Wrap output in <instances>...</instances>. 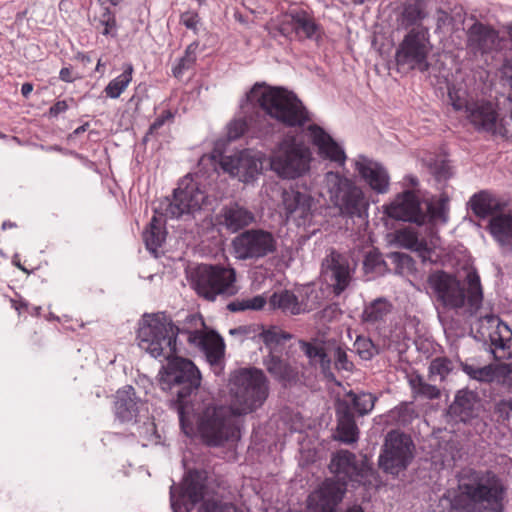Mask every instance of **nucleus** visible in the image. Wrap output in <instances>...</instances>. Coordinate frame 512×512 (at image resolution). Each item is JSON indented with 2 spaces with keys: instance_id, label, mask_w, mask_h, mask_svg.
Listing matches in <instances>:
<instances>
[{
  "instance_id": "obj_27",
  "label": "nucleus",
  "mask_w": 512,
  "mask_h": 512,
  "mask_svg": "<svg viewBox=\"0 0 512 512\" xmlns=\"http://www.w3.org/2000/svg\"><path fill=\"white\" fill-rule=\"evenodd\" d=\"M255 219V214L251 210L237 202L224 205L218 215L219 225L231 233L248 227Z\"/></svg>"
},
{
  "instance_id": "obj_46",
  "label": "nucleus",
  "mask_w": 512,
  "mask_h": 512,
  "mask_svg": "<svg viewBox=\"0 0 512 512\" xmlns=\"http://www.w3.org/2000/svg\"><path fill=\"white\" fill-rule=\"evenodd\" d=\"M463 371L472 379L481 382H490L495 377V369L492 365L477 367L474 365L464 364Z\"/></svg>"
},
{
  "instance_id": "obj_25",
  "label": "nucleus",
  "mask_w": 512,
  "mask_h": 512,
  "mask_svg": "<svg viewBox=\"0 0 512 512\" xmlns=\"http://www.w3.org/2000/svg\"><path fill=\"white\" fill-rule=\"evenodd\" d=\"M312 203L313 198L306 192L290 189L282 193V205L286 217L297 226L305 225L310 219Z\"/></svg>"
},
{
  "instance_id": "obj_23",
  "label": "nucleus",
  "mask_w": 512,
  "mask_h": 512,
  "mask_svg": "<svg viewBox=\"0 0 512 512\" xmlns=\"http://www.w3.org/2000/svg\"><path fill=\"white\" fill-rule=\"evenodd\" d=\"M346 488L335 480L326 479L307 500L310 512H335L336 507L342 501Z\"/></svg>"
},
{
  "instance_id": "obj_20",
  "label": "nucleus",
  "mask_w": 512,
  "mask_h": 512,
  "mask_svg": "<svg viewBox=\"0 0 512 512\" xmlns=\"http://www.w3.org/2000/svg\"><path fill=\"white\" fill-rule=\"evenodd\" d=\"M352 273L349 259L335 250H332L322 262V276L335 295H340L349 286Z\"/></svg>"
},
{
  "instance_id": "obj_58",
  "label": "nucleus",
  "mask_w": 512,
  "mask_h": 512,
  "mask_svg": "<svg viewBox=\"0 0 512 512\" xmlns=\"http://www.w3.org/2000/svg\"><path fill=\"white\" fill-rule=\"evenodd\" d=\"M246 302L249 310L257 311L261 310L265 306L266 299L261 295H257L252 298H247Z\"/></svg>"
},
{
  "instance_id": "obj_28",
  "label": "nucleus",
  "mask_w": 512,
  "mask_h": 512,
  "mask_svg": "<svg viewBox=\"0 0 512 512\" xmlns=\"http://www.w3.org/2000/svg\"><path fill=\"white\" fill-rule=\"evenodd\" d=\"M337 430L335 438L344 444H353L359 439V428L354 415L350 411L349 403L340 400L336 406Z\"/></svg>"
},
{
  "instance_id": "obj_43",
  "label": "nucleus",
  "mask_w": 512,
  "mask_h": 512,
  "mask_svg": "<svg viewBox=\"0 0 512 512\" xmlns=\"http://www.w3.org/2000/svg\"><path fill=\"white\" fill-rule=\"evenodd\" d=\"M198 43L193 42L187 46L185 54L179 59L178 63L173 67V75L177 78L182 77L186 70L193 67L197 59Z\"/></svg>"
},
{
  "instance_id": "obj_64",
  "label": "nucleus",
  "mask_w": 512,
  "mask_h": 512,
  "mask_svg": "<svg viewBox=\"0 0 512 512\" xmlns=\"http://www.w3.org/2000/svg\"><path fill=\"white\" fill-rule=\"evenodd\" d=\"M32 90L33 85L31 83H24L21 87V94L23 95V97L27 98L32 92Z\"/></svg>"
},
{
  "instance_id": "obj_35",
  "label": "nucleus",
  "mask_w": 512,
  "mask_h": 512,
  "mask_svg": "<svg viewBox=\"0 0 512 512\" xmlns=\"http://www.w3.org/2000/svg\"><path fill=\"white\" fill-rule=\"evenodd\" d=\"M163 216H165V210L155 212L149 226L143 232L145 245L151 252H156L165 240L166 233L164 231Z\"/></svg>"
},
{
  "instance_id": "obj_6",
  "label": "nucleus",
  "mask_w": 512,
  "mask_h": 512,
  "mask_svg": "<svg viewBox=\"0 0 512 512\" xmlns=\"http://www.w3.org/2000/svg\"><path fill=\"white\" fill-rule=\"evenodd\" d=\"M322 194L346 217H363L369 203L363 189L354 179L339 171H328L322 180Z\"/></svg>"
},
{
  "instance_id": "obj_14",
  "label": "nucleus",
  "mask_w": 512,
  "mask_h": 512,
  "mask_svg": "<svg viewBox=\"0 0 512 512\" xmlns=\"http://www.w3.org/2000/svg\"><path fill=\"white\" fill-rule=\"evenodd\" d=\"M415 456V445L410 436L390 431L379 455V467L387 474L399 475L411 464Z\"/></svg>"
},
{
  "instance_id": "obj_7",
  "label": "nucleus",
  "mask_w": 512,
  "mask_h": 512,
  "mask_svg": "<svg viewBox=\"0 0 512 512\" xmlns=\"http://www.w3.org/2000/svg\"><path fill=\"white\" fill-rule=\"evenodd\" d=\"M460 489V495L452 501V509L459 512H502L503 486L494 474L488 473L476 484H464Z\"/></svg>"
},
{
  "instance_id": "obj_50",
  "label": "nucleus",
  "mask_w": 512,
  "mask_h": 512,
  "mask_svg": "<svg viewBox=\"0 0 512 512\" xmlns=\"http://www.w3.org/2000/svg\"><path fill=\"white\" fill-rule=\"evenodd\" d=\"M453 362L447 358L434 359L429 367L431 377H439V380H444L446 376L453 370Z\"/></svg>"
},
{
  "instance_id": "obj_4",
  "label": "nucleus",
  "mask_w": 512,
  "mask_h": 512,
  "mask_svg": "<svg viewBox=\"0 0 512 512\" xmlns=\"http://www.w3.org/2000/svg\"><path fill=\"white\" fill-rule=\"evenodd\" d=\"M467 289L453 275L437 271L428 277V285L437 302L447 309L466 307L470 314L482 305L483 291L480 277L475 270L466 275Z\"/></svg>"
},
{
  "instance_id": "obj_47",
  "label": "nucleus",
  "mask_w": 512,
  "mask_h": 512,
  "mask_svg": "<svg viewBox=\"0 0 512 512\" xmlns=\"http://www.w3.org/2000/svg\"><path fill=\"white\" fill-rule=\"evenodd\" d=\"M448 97L456 111H464L467 114L468 106H470L472 102L468 101L465 90L456 88L455 86L448 87Z\"/></svg>"
},
{
  "instance_id": "obj_3",
  "label": "nucleus",
  "mask_w": 512,
  "mask_h": 512,
  "mask_svg": "<svg viewBox=\"0 0 512 512\" xmlns=\"http://www.w3.org/2000/svg\"><path fill=\"white\" fill-rule=\"evenodd\" d=\"M167 365L159 372V382L162 390L170 391L177 396L178 414L182 431L192 436L194 428L186 415V398L201 385L202 376L198 367L189 359L175 356L164 358Z\"/></svg>"
},
{
  "instance_id": "obj_63",
  "label": "nucleus",
  "mask_w": 512,
  "mask_h": 512,
  "mask_svg": "<svg viewBox=\"0 0 512 512\" xmlns=\"http://www.w3.org/2000/svg\"><path fill=\"white\" fill-rule=\"evenodd\" d=\"M250 331H251L250 327L243 326V327H238V328L230 330V333L233 335L234 334H243L246 336V335H249Z\"/></svg>"
},
{
  "instance_id": "obj_30",
  "label": "nucleus",
  "mask_w": 512,
  "mask_h": 512,
  "mask_svg": "<svg viewBox=\"0 0 512 512\" xmlns=\"http://www.w3.org/2000/svg\"><path fill=\"white\" fill-rule=\"evenodd\" d=\"M139 404H142L136 397L132 386H126L116 393L115 416L120 422H131L135 420Z\"/></svg>"
},
{
  "instance_id": "obj_57",
  "label": "nucleus",
  "mask_w": 512,
  "mask_h": 512,
  "mask_svg": "<svg viewBox=\"0 0 512 512\" xmlns=\"http://www.w3.org/2000/svg\"><path fill=\"white\" fill-rule=\"evenodd\" d=\"M173 118V114L170 111H164L160 116H158L154 122L151 124L149 128V133L156 132L159 128H161L167 120Z\"/></svg>"
},
{
  "instance_id": "obj_33",
  "label": "nucleus",
  "mask_w": 512,
  "mask_h": 512,
  "mask_svg": "<svg viewBox=\"0 0 512 512\" xmlns=\"http://www.w3.org/2000/svg\"><path fill=\"white\" fill-rule=\"evenodd\" d=\"M392 310L393 304L387 298H376L364 306L362 322L378 329L386 323Z\"/></svg>"
},
{
  "instance_id": "obj_29",
  "label": "nucleus",
  "mask_w": 512,
  "mask_h": 512,
  "mask_svg": "<svg viewBox=\"0 0 512 512\" xmlns=\"http://www.w3.org/2000/svg\"><path fill=\"white\" fill-rule=\"evenodd\" d=\"M467 118L477 129L494 132L496 128L497 112L493 105L487 101H473L468 106Z\"/></svg>"
},
{
  "instance_id": "obj_54",
  "label": "nucleus",
  "mask_w": 512,
  "mask_h": 512,
  "mask_svg": "<svg viewBox=\"0 0 512 512\" xmlns=\"http://www.w3.org/2000/svg\"><path fill=\"white\" fill-rule=\"evenodd\" d=\"M432 173L435 176L437 181H446L452 175L451 166L446 161H441L440 163H435V165L431 168Z\"/></svg>"
},
{
  "instance_id": "obj_9",
  "label": "nucleus",
  "mask_w": 512,
  "mask_h": 512,
  "mask_svg": "<svg viewBox=\"0 0 512 512\" xmlns=\"http://www.w3.org/2000/svg\"><path fill=\"white\" fill-rule=\"evenodd\" d=\"M311 149L295 136L284 137L270 156V167L280 178L293 180L310 171Z\"/></svg>"
},
{
  "instance_id": "obj_48",
  "label": "nucleus",
  "mask_w": 512,
  "mask_h": 512,
  "mask_svg": "<svg viewBox=\"0 0 512 512\" xmlns=\"http://www.w3.org/2000/svg\"><path fill=\"white\" fill-rule=\"evenodd\" d=\"M99 23L103 27L102 35L110 36L112 38L117 36V22L114 13L109 7H104L103 12L99 18Z\"/></svg>"
},
{
  "instance_id": "obj_8",
  "label": "nucleus",
  "mask_w": 512,
  "mask_h": 512,
  "mask_svg": "<svg viewBox=\"0 0 512 512\" xmlns=\"http://www.w3.org/2000/svg\"><path fill=\"white\" fill-rule=\"evenodd\" d=\"M238 415L226 406L207 404L197 413V431L209 446H221L240 438Z\"/></svg>"
},
{
  "instance_id": "obj_24",
  "label": "nucleus",
  "mask_w": 512,
  "mask_h": 512,
  "mask_svg": "<svg viewBox=\"0 0 512 512\" xmlns=\"http://www.w3.org/2000/svg\"><path fill=\"white\" fill-rule=\"evenodd\" d=\"M386 214L394 219L414 222L418 225L425 223L426 215L421 212L418 197L411 191L398 195L386 207Z\"/></svg>"
},
{
  "instance_id": "obj_41",
  "label": "nucleus",
  "mask_w": 512,
  "mask_h": 512,
  "mask_svg": "<svg viewBox=\"0 0 512 512\" xmlns=\"http://www.w3.org/2000/svg\"><path fill=\"white\" fill-rule=\"evenodd\" d=\"M472 211L479 217L491 215L498 208V202L488 192L482 191L474 194L470 199Z\"/></svg>"
},
{
  "instance_id": "obj_15",
  "label": "nucleus",
  "mask_w": 512,
  "mask_h": 512,
  "mask_svg": "<svg viewBox=\"0 0 512 512\" xmlns=\"http://www.w3.org/2000/svg\"><path fill=\"white\" fill-rule=\"evenodd\" d=\"M476 337L490 343V351L497 361L512 358V330L498 316L489 314L475 323Z\"/></svg>"
},
{
  "instance_id": "obj_19",
  "label": "nucleus",
  "mask_w": 512,
  "mask_h": 512,
  "mask_svg": "<svg viewBox=\"0 0 512 512\" xmlns=\"http://www.w3.org/2000/svg\"><path fill=\"white\" fill-rule=\"evenodd\" d=\"M222 169L231 176L238 177L242 182H250L262 170L263 154L251 149H245L221 158Z\"/></svg>"
},
{
  "instance_id": "obj_11",
  "label": "nucleus",
  "mask_w": 512,
  "mask_h": 512,
  "mask_svg": "<svg viewBox=\"0 0 512 512\" xmlns=\"http://www.w3.org/2000/svg\"><path fill=\"white\" fill-rule=\"evenodd\" d=\"M211 205L205 191L190 176L184 177L174 190L173 200L165 199L154 211L165 210V217L179 218L184 214H193Z\"/></svg>"
},
{
  "instance_id": "obj_17",
  "label": "nucleus",
  "mask_w": 512,
  "mask_h": 512,
  "mask_svg": "<svg viewBox=\"0 0 512 512\" xmlns=\"http://www.w3.org/2000/svg\"><path fill=\"white\" fill-rule=\"evenodd\" d=\"M280 31L302 41H318L322 37V27L308 7H291L284 16Z\"/></svg>"
},
{
  "instance_id": "obj_49",
  "label": "nucleus",
  "mask_w": 512,
  "mask_h": 512,
  "mask_svg": "<svg viewBox=\"0 0 512 512\" xmlns=\"http://www.w3.org/2000/svg\"><path fill=\"white\" fill-rule=\"evenodd\" d=\"M493 416L497 423L508 422L512 418V399H500L494 403Z\"/></svg>"
},
{
  "instance_id": "obj_40",
  "label": "nucleus",
  "mask_w": 512,
  "mask_h": 512,
  "mask_svg": "<svg viewBox=\"0 0 512 512\" xmlns=\"http://www.w3.org/2000/svg\"><path fill=\"white\" fill-rule=\"evenodd\" d=\"M133 71L134 69L132 64H125L123 72L116 78L112 79L105 87L104 92L107 97L111 99L119 98L132 81Z\"/></svg>"
},
{
  "instance_id": "obj_18",
  "label": "nucleus",
  "mask_w": 512,
  "mask_h": 512,
  "mask_svg": "<svg viewBox=\"0 0 512 512\" xmlns=\"http://www.w3.org/2000/svg\"><path fill=\"white\" fill-rule=\"evenodd\" d=\"M303 134L318 157L323 161H329L338 167H344L347 160L345 149L332 135L318 124H308L303 129Z\"/></svg>"
},
{
  "instance_id": "obj_38",
  "label": "nucleus",
  "mask_w": 512,
  "mask_h": 512,
  "mask_svg": "<svg viewBox=\"0 0 512 512\" xmlns=\"http://www.w3.org/2000/svg\"><path fill=\"white\" fill-rule=\"evenodd\" d=\"M344 400L349 403L350 408L353 407L360 416H364L373 410L377 397L368 392L349 391Z\"/></svg>"
},
{
  "instance_id": "obj_10",
  "label": "nucleus",
  "mask_w": 512,
  "mask_h": 512,
  "mask_svg": "<svg viewBox=\"0 0 512 512\" xmlns=\"http://www.w3.org/2000/svg\"><path fill=\"white\" fill-rule=\"evenodd\" d=\"M236 272L233 268L218 265H199L192 273V285L207 300L218 295L232 296L237 293Z\"/></svg>"
},
{
  "instance_id": "obj_45",
  "label": "nucleus",
  "mask_w": 512,
  "mask_h": 512,
  "mask_svg": "<svg viewBox=\"0 0 512 512\" xmlns=\"http://www.w3.org/2000/svg\"><path fill=\"white\" fill-rule=\"evenodd\" d=\"M353 346L358 356L365 361L371 360L379 352L372 340L364 336H357Z\"/></svg>"
},
{
  "instance_id": "obj_36",
  "label": "nucleus",
  "mask_w": 512,
  "mask_h": 512,
  "mask_svg": "<svg viewBox=\"0 0 512 512\" xmlns=\"http://www.w3.org/2000/svg\"><path fill=\"white\" fill-rule=\"evenodd\" d=\"M258 336L268 349V353L273 354L280 353L284 349L285 343L293 337L290 333L276 326L267 329L262 328Z\"/></svg>"
},
{
  "instance_id": "obj_26",
  "label": "nucleus",
  "mask_w": 512,
  "mask_h": 512,
  "mask_svg": "<svg viewBox=\"0 0 512 512\" xmlns=\"http://www.w3.org/2000/svg\"><path fill=\"white\" fill-rule=\"evenodd\" d=\"M466 46L474 55L487 54L496 49L499 35L491 26L481 22H474L466 32Z\"/></svg>"
},
{
  "instance_id": "obj_44",
  "label": "nucleus",
  "mask_w": 512,
  "mask_h": 512,
  "mask_svg": "<svg viewBox=\"0 0 512 512\" xmlns=\"http://www.w3.org/2000/svg\"><path fill=\"white\" fill-rule=\"evenodd\" d=\"M410 385L413 392L427 399H436L440 395L439 389L432 384L426 383L421 376H415L410 379Z\"/></svg>"
},
{
  "instance_id": "obj_2",
  "label": "nucleus",
  "mask_w": 512,
  "mask_h": 512,
  "mask_svg": "<svg viewBox=\"0 0 512 512\" xmlns=\"http://www.w3.org/2000/svg\"><path fill=\"white\" fill-rule=\"evenodd\" d=\"M241 109L249 116L247 119H235L229 123V140L240 138L246 131H251L255 137L271 134L273 128L266 116L288 127H303L311 120L309 111L293 92L259 83L246 93Z\"/></svg>"
},
{
  "instance_id": "obj_5",
  "label": "nucleus",
  "mask_w": 512,
  "mask_h": 512,
  "mask_svg": "<svg viewBox=\"0 0 512 512\" xmlns=\"http://www.w3.org/2000/svg\"><path fill=\"white\" fill-rule=\"evenodd\" d=\"M231 407L238 415H247L263 406L269 396V382L261 369L239 368L229 377Z\"/></svg>"
},
{
  "instance_id": "obj_21",
  "label": "nucleus",
  "mask_w": 512,
  "mask_h": 512,
  "mask_svg": "<svg viewBox=\"0 0 512 512\" xmlns=\"http://www.w3.org/2000/svg\"><path fill=\"white\" fill-rule=\"evenodd\" d=\"M329 468L338 479L336 482L345 488L349 482L361 483L368 472L365 463L358 461L356 455L348 450H340L335 453L331 458Z\"/></svg>"
},
{
  "instance_id": "obj_31",
  "label": "nucleus",
  "mask_w": 512,
  "mask_h": 512,
  "mask_svg": "<svg viewBox=\"0 0 512 512\" xmlns=\"http://www.w3.org/2000/svg\"><path fill=\"white\" fill-rule=\"evenodd\" d=\"M478 404L479 400L476 393L460 390L449 407V413L459 421L467 422L477 415Z\"/></svg>"
},
{
  "instance_id": "obj_56",
  "label": "nucleus",
  "mask_w": 512,
  "mask_h": 512,
  "mask_svg": "<svg viewBox=\"0 0 512 512\" xmlns=\"http://www.w3.org/2000/svg\"><path fill=\"white\" fill-rule=\"evenodd\" d=\"M180 22L190 30L194 32L197 31L198 25L200 23V17L197 12L194 11H186L181 14Z\"/></svg>"
},
{
  "instance_id": "obj_37",
  "label": "nucleus",
  "mask_w": 512,
  "mask_h": 512,
  "mask_svg": "<svg viewBox=\"0 0 512 512\" xmlns=\"http://www.w3.org/2000/svg\"><path fill=\"white\" fill-rule=\"evenodd\" d=\"M263 365L270 375L279 381L289 380L293 376L292 367L286 360L282 359L278 353H268L263 358Z\"/></svg>"
},
{
  "instance_id": "obj_22",
  "label": "nucleus",
  "mask_w": 512,
  "mask_h": 512,
  "mask_svg": "<svg viewBox=\"0 0 512 512\" xmlns=\"http://www.w3.org/2000/svg\"><path fill=\"white\" fill-rule=\"evenodd\" d=\"M354 170L359 178L372 191L377 194H385L390 187V175L387 169L380 163L365 155H358L354 161Z\"/></svg>"
},
{
  "instance_id": "obj_62",
  "label": "nucleus",
  "mask_w": 512,
  "mask_h": 512,
  "mask_svg": "<svg viewBox=\"0 0 512 512\" xmlns=\"http://www.w3.org/2000/svg\"><path fill=\"white\" fill-rule=\"evenodd\" d=\"M59 78L64 82H72L74 78L72 77V71L68 67H64L59 72Z\"/></svg>"
},
{
  "instance_id": "obj_12",
  "label": "nucleus",
  "mask_w": 512,
  "mask_h": 512,
  "mask_svg": "<svg viewBox=\"0 0 512 512\" xmlns=\"http://www.w3.org/2000/svg\"><path fill=\"white\" fill-rule=\"evenodd\" d=\"M205 477L199 471H189L183 481L182 496L187 498L186 512H194L195 505L203 499ZM170 501L173 512H181V505L175 498V486L170 488ZM196 512H238L236 507L229 503L214 500L203 501Z\"/></svg>"
},
{
  "instance_id": "obj_32",
  "label": "nucleus",
  "mask_w": 512,
  "mask_h": 512,
  "mask_svg": "<svg viewBox=\"0 0 512 512\" xmlns=\"http://www.w3.org/2000/svg\"><path fill=\"white\" fill-rule=\"evenodd\" d=\"M488 229L493 239L505 251H512V215L498 213L489 220Z\"/></svg>"
},
{
  "instance_id": "obj_55",
  "label": "nucleus",
  "mask_w": 512,
  "mask_h": 512,
  "mask_svg": "<svg viewBox=\"0 0 512 512\" xmlns=\"http://www.w3.org/2000/svg\"><path fill=\"white\" fill-rule=\"evenodd\" d=\"M335 366L339 370L350 371L353 367V363L348 360L347 353L341 347H337L334 352Z\"/></svg>"
},
{
  "instance_id": "obj_39",
  "label": "nucleus",
  "mask_w": 512,
  "mask_h": 512,
  "mask_svg": "<svg viewBox=\"0 0 512 512\" xmlns=\"http://www.w3.org/2000/svg\"><path fill=\"white\" fill-rule=\"evenodd\" d=\"M427 16L424 0H412L404 5L401 23L405 27L417 25Z\"/></svg>"
},
{
  "instance_id": "obj_61",
  "label": "nucleus",
  "mask_w": 512,
  "mask_h": 512,
  "mask_svg": "<svg viewBox=\"0 0 512 512\" xmlns=\"http://www.w3.org/2000/svg\"><path fill=\"white\" fill-rule=\"evenodd\" d=\"M68 109L66 101H57L53 106L50 107L49 113L52 116H57Z\"/></svg>"
},
{
  "instance_id": "obj_16",
  "label": "nucleus",
  "mask_w": 512,
  "mask_h": 512,
  "mask_svg": "<svg viewBox=\"0 0 512 512\" xmlns=\"http://www.w3.org/2000/svg\"><path fill=\"white\" fill-rule=\"evenodd\" d=\"M231 246L236 259L258 260L277 250V240L270 231L252 228L238 234Z\"/></svg>"
},
{
  "instance_id": "obj_1",
  "label": "nucleus",
  "mask_w": 512,
  "mask_h": 512,
  "mask_svg": "<svg viewBox=\"0 0 512 512\" xmlns=\"http://www.w3.org/2000/svg\"><path fill=\"white\" fill-rule=\"evenodd\" d=\"M178 338L203 352L216 374L222 371L223 339L206 327L199 314L187 315L179 326L165 316H147L140 323L137 334L139 347L154 358H169L176 354L179 351Z\"/></svg>"
},
{
  "instance_id": "obj_51",
  "label": "nucleus",
  "mask_w": 512,
  "mask_h": 512,
  "mask_svg": "<svg viewBox=\"0 0 512 512\" xmlns=\"http://www.w3.org/2000/svg\"><path fill=\"white\" fill-rule=\"evenodd\" d=\"M363 265L366 273H381L385 262L379 253L370 252L366 255Z\"/></svg>"
},
{
  "instance_id": "obj_59",
  "label": "nucleus",
  "mask_w": 512,
  "mask_h": 512,
  "mask_svg": "<svg viewBox=\"0 0 512 512\" xmlns=\"http://www.w3.org/2000/svg\"><path fill=\"white\" fill-rule=\"evenodd\" d=\"M316 364H319L322 372L325 375H332L331 373V359L328 357L326 352L324 351L323 354L319 357V359L316 361Z\"/></svg>"
},
{
  "instance_id": "obj_34",
  "label": "nucleus",
  "mask_w": 512,
  "mask_h": 512,
  "mask_svg": "<svg viewBox=\"0 0 512 512\" xmlns=\"http://www.w3.org/2000/svg\"><path fill=\"white\" fill-rule=\"evenodd\" d=\"M269 305L273 309H279L283 313L291 315H297L313 309V305L300 302L297 296L289 290L274 292L269 299Z\"/></svg>"
},
{
  "instance_id": "obj_13",
  "label": "nucleus",
  "mask_w": 512,
  "mask_h": 512,
  "mask_svg": "<svg viewBox=\"0 0 512 512\" xmlns=\"http://www.w3.org/2000/svg\"><path fill=\"white\" fill-rule=\"evenodd\" d=\"M431 50L429 30L418 26L404 36L396 50L395 60L399 67L426 72L430 67L428 55Z\"/></svg>"
},
{
  "instance_id": "obj_53",
  "label": "nucleus",
  "mask_w": 512,
  "mask_h": 512,
  "mask_svg": "<svg viewBox=\"0 0 512 512\" xmlns=\"http://www.w3.org/2000/svg\"><path fill=\"white\" fill-rule=\"evenodd\" d=\"M300 347L305 355L309 358L310 362L314 365H316V361L325 351L321 345H315L305 341H300Z\"/></svg>"
},
{
  "instance_id": "obj_42",
  "label": "nucleus",
  "mask_w": 512,
  "mask_h": 512,
  "mask_svg": "<svg viewBox=\"0 0 512 512\" xmlns=\"http://www.w3.org/2000/svg\"><path fill=\"white\" fill-rule=\"evenodd\" d=\"M448 197L441 195L440 199L435 203L428 205V216L433 224H446L448 221Z\"/></svg>"
},
{
  "instance_id": "obj_52",
  "label": "nucleus",
  "mask_w": 512,
  "mask_h": 512,
  "mask_svg": "<svg viewBox=\"0 0 512 512\" xmlns=\"http://www.w3.org/2000/svg\"><path fill=\"white\" fill-rule=\"evenodd\" d=\"M399 243L408 249L418 251L422 248L423 243L419 241L416 234L409 231L400 232L397 236Z\"/></svg>"
},
{
  "instance_id": "obj_60",
  "label": "nucleus",
  "mask_w": 512,
  "mask_h": 512,
  "mask_svg": "<svg viewBox=\"0 0 512 512\" xmlns=\"http://www.w3.org/2000/svg\"><path fill=\"white\" fill-rule=\"evenodd\" d=\"M227 308H228V310H230L232 312H240V311L249 310L246 299H241V300L237 299V300L229 303L227 305Z\"/></svg>"
}]
</instances>
